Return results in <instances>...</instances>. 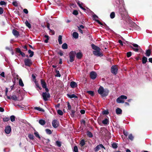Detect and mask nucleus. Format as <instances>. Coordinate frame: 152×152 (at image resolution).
Listing matches in <instances>:
<instances>
[{"label":"nucleus","mask_w":152,"mask_h":152,"mask_svg":"<svg viewBox=\"0 0 152 152\" xmlns=\"http://www.w3.org/2000/svg\"><path fill=\"white\" fill-rule=\"evenodd\" d=\"M83 3H81V4H80V5H79V7L81 9H82V10H86V9L84 7H83L82 6V5H83Z\"/></svg>","instance_id":"nucleus-61"},{"label":"nucleus","mask_w":152,"mask_h":152,"mask_svg":"<svg viewBox=\"0 0 152 152\" xmlns=\"http://www.w3.org/2000/svg\"><path fill=\"white\" fill-rule=\"evenodd\" d=\"M108 120L107 118H105L102 121V123L104 125H106L108 124Z\"/></svg>","instance_id":"nucleus-34"},{"label":"nucleus","mask_w":152,"mask_h":152,"mask_svg":"<svg viewBox=\"0 0 152 152\" xmlns=\"http://www.w3.org/2000/svg\"><path fill=\"white\" fill-rule=\"evenodd\" d=\"M19 85L21 87L24 86V84L21 79H20L19 80Z\"/></svg>","instance_id":"nucleus-40"},{"label":"nucleus","mask_w":152,"mask_h":152,"mask_svg":"<svg viewBox=\"0 0 152 152\" xmlns=\"http://www.w3.org/2000/svg\"><path fill=\"white\" fill-rule=\"evenodd\" d=\"M0 4L2 5H6V3L4 1H0Z\"/></svg>","instance_id":"nucleus-57"},{"label":"nucleus","mask_w":152,"mask_h":152,"mask_svg":"<svg viewBox=\"0 0 152 152\" xmlns=\"http://www.w3.org/2000/svg\"><path fill=\"white\" fill-rule=\"evenodd\" d=\"M41 84L43 88L47 86V84L46 82L43 79L40 80Z\"/></svg>","instance_id":"nucleus-17"},{"label":"nucleus","mask_w":152,"mask_h":152,"mask_svg":"<svg viewBox=\"0 0 152 152\" xmlns=\"http://www.w3.org/2000/svg\"><path fill=\"white\" fill-rule=\"evenodd\" d=\"M56 75H55L56 77H60L61 76V74L59 73V72L58 70H56Z\"/></svg>","instance_id":"nucleus-47"},{"label":"nucleus","mask_w":152,"mask_h":152,"mask_svg":"<svg viewBox=\"0 0 152 152\" xmlns=\"http://www.w3.org/2000/svg\"><path fill=\"white\" fill-rule=\"evenodd\" d=\"M52 124L54 128H57L59 126V121L56 119L52 121Z\"/></svg>","instance_id":"nucleus-7"},{"label":"nucleus","mask_w":152,"mask_h":152,"mask_svg":"<svg viewBox=\"0 0 152 152\" xmlns=\"http://www.w3.org/2000/svg\"><path fill=\"white\" fill-rule=\"evenodd\" d=\"M12 4L15 7L18 6V4L17 3L16 1H14L12 2Z\"/></svg>","instance_id":"nucleus-62"},{"label":"nucleus","mask_w":152,"mask_h":152,"mask_svg":"<svg viewBox=\"0 0 152 152\" xmlns=\"http://www.w3.org/2000/svg\"><path fill=\"white\" fill-rule=\"evenodd\" d=\"M83 55L81 52H78L76 54V57L78 59H80L82 57Z\"/></svg>","instance_id":"nucleus-23"},{"label":"nucleus","mask_w":152,"mask_h":152,"mask_svg":"<svg viewBox=\"0 0 152 152\" xmlns=\"http://www.w3.org/2000/svg\"><path fill=\"white\" fill-rule=\"evenodd\" d=\"M15 51L16 53H19L21 55L22 57H25L26 56L25 54L24 53L22 52L20 48H17L15 49Z\"/></svg>","instance_id":"nucleus-13"},{"label":"nucleus","mask_w":152,"mask_h":152,"mask_svg":"<svg viewBox=\"0 0 152 152\" xmlns=\"http://www.w3.org/2000/svg\"><path fill=\"white\" fill-rule=\"evenodd\" d=\"M116 113L118 115L122 113V110L120 108L118 107L116 110Z\"/></svg>","instance_id":"nucleus-22"},{"label":"nucleus","mask_w":152,"mask_h":152,"mask_svg":"<svg viewBox=\"0 0 152 152\" xmlns=\"http://www.w3.org/2000/svg\"><path fill=\"white\" fill-rule=\"evenodd\" d=\"M110 17L111 18L113 19L115 17V13L114 12H112L110 14Z\"/></svg>","instance_id":"nucleus-48"},{"label":"nucleus","mask_w":152,"mask_h":152,"mask_svg":"<svg viewBox=\"0 0 152 152\" xmlns=\"http://www.w3.org/2000/svg\"><path fill=\"white\" fill-rule=\"evenodd\" d=\"M76 54L75 51H72L69 53V57L70 58L69 61L71 62H73L74 61V59Z\"/></svg>","instance_id":"nucleus-2"},{"label":"nucleus","mask_w":152,"mask_h":152,"mask_svg":"<svg viewBox=\"0 0 152 152\" xmlns=\"http://www.w3.org/2000/svg\"><path fill=\"white\" fill-rule=\"evenodd\" d=\"M91 46L92 48L95 50H100V48L98 47L97 46H96L94 45V44H92L91 45Z\"/></svg>","instance_id":"nucleus-21"},{"label":"nucleus","mask_w":152,"mask_h":152,"mask_svg":"<svg viewBox=\"0 0 152 152\" xmlns=\"http://www.w3.org/2000/svg\"><path fill=\"white\" fill-rule=\"evenodd\" d=\"M34 109L35 110H37L38 111H39L43 112L45 111V110L43 109L40 108L39 107H34Z\"/></svg>","instance_id":"nucleus-25"},{"label":"nucleus","mask_w":152,"mask_h":152,"mask_svg":"<svg viewBox=\"0 0 152 152\" xmlns=\"http://www.w3.org/2000/svg\"><path fill=\"white\" fill-rule=\"evenodd\" d=\"M100 50H97L95 51H94L93 52V54L97 56H103L102 54L100 52Z\"/></svg>","instance_id":"nucleus-10"},{"label":"nucleus","mask_w":152,"mask_h":152,"mask_svg":"<svg viewBox=\"0 0 152 152\" xmlns=\"http://www.w3.org/2000/svg\"><path fill=\"white\" fill-rule=\"evenodd\" d=\"M132 54L131 52H129L126 53V56L127 57L129 58L132 56Z\"/></svg>","instance_id":"nucleus-54"},{"label":"nucleus","mask_w":152,"mask_h":152,"mask_svg":"<svg viewBox=\"0 0 152 152\" xmlns=\"http://www.w3.org/2000/svg\"><path fill=\"white\" fill-rule=\"evenodd\" d=\"M50 32L51 34L52 35H53L55 34V31L54 30H51V29H50Z\"/></svg>","instance_id":"nucleus-59"},{"label":"nucleus","mask_w":152,"mask_h":152,"mask_svg":"<svg viewBox=\"0 0 152 152\" xmlns=\"http://www.w3.org/2000/svg\"><path fill=\"white\" fill-rule=\"evenodd\" d=\"M56 145H57L58 146V147H61V143L60 141H56Z\"/></svg>","instance_id":"nucleus-52"},{"label":"nucleus","mask_w":152,"mask_h":152,"mask_svg":"<svg viewBox=\"0 0 152 152\" xmlns=\"http://www.w3.org/2000/svg\"><path fill=\"white\" fill-rule=\"evenodd\" d=\"M44 37L46 38V39L45 40L44 42L45 43H47L48 42V41L49 39V37L48 36L45 35L44 36Z\"/></svg>","instance_id":"nucleus-42"},{"label":"nucleus","mask_w":152,"mask_h":152,"mask_svg":"<svg viewBox=\"0 0 152 152\" xmlns=\"http://www.w3.org/2000/svg\"><path fill=\"white\" fill-rule=\"evenodd\" d=\"M10 119L9 117H4L3 118V121L4 122H7L9 121Z\"/></svg>","instance_id":"nucleus-39"},{"label":"nucleus","mask_w":152,"mask_h":152,"mask_svg":"<svg viewBox=\"0 0 152 152\" xmlns=\"http://www.w3.org/2000/svg\"><path fill=\"white\" fill-rule=\"evenodd\" d=\"M73 151L75 152H78V148L77 146H75L74 147Z\"/></svg>","instance_id":"nucleus-53"},{"label":"nucleus","mask_w":152,"mask_h":152,"mask_svg":"<svg viewBox=\"0 0 152 152\" xmlns=\"http://www.w3.org/2000/svg\"><path fill=\"white\" fill-rule=\"evenodd\" d=\"M67 105H68V109L69 110H71V106L70 105L69 103V102H67Z\"/></svg>","instance_id":"nucleus-60"},{"label":"nucleus","mask_w":152,"mask_h":152,"mask_svg":"<svg viewBox=\"0 0 152 152\" xmlns=\"http://www.w3.org/2000/svg\"><path fill=\"white\" fill-rule=\"evenodd\" d=\"M118 144L116 142H114L112 144V146L113 148L116 149L118 148Z\"/></svg>","instance_id":"nucleus-31"},{"label":"nucleus","mask_w":152,"mask_h":152,"mask_svg":"<svg viewBox=\"0 0 152 152\" xmlns=\"http://www.w3.org/2000/svg\"><path fill=\"white\" fill-rule=\"evenodd\" d=\"M72 14L75 15H76L78 14V13L77 11V10H74L73 11Z\"/></svg>","instance_id":"nucleus-56"},{"label":"nucleus","mask_w":152,"mask_h":152,"mask_svg":"<svg viewBox=\"0 0 152 152\" xmlns=\"http://www.w3.org/2000/svg\"><path fill=\"white\" fill-rule=\"evenodd\" d=\"M42 96L43 100L45 101H48V98H50V94L49 93L46 92L42 93Z\"/></svg>","instance_id":"nucleus-3"},{"label":"nucleus","mask_w":152,"mask_h":152,"mask_svg":"<svg viewBox=\"0 0 152 152\" xmlns=\"http://www.w3.org/2000/svg\"><path fill=\"white\" fill-rule=\"evenodd\" d=\"M34 82L36 84V87L38 88L40 90H41L42 89V88L39 86V84L36 81H34Z\"/></svg>","instance_id":"nucleus-44"},{"label":"nucleus","mask_w":152,"mask_h":152,"mask_svg":"<svg viewBox=\"0 0 152 152\" xmlns=\"http://www.w3.org/2000/svg\"><path fill=\"white\" fill-rule=\"evenodd\" d=\"M128 138L131 140H132L134 139V137L132 134H130L128 137Z\"/></svg>","instance_id":"nucleus-50"},{"label":"nucleus","mask_w":152,"mask_h":152,"mask_svg":"<svg viewBox=\"0 0 152 152\" xmlns=\"http://www.w3.org/2000/svg\"><path fill=\"white\" fill-rule=\"evenodd\" d=\"M93 19L95 20L96 22L98 23L99 24L103 25L102 23L99 20H98L96 19L98 18V17L95 14H94L93 15Z\"/></svg>","instance_id":"nucleus-12"},{"label":"nucleus","mask_w":152,"mask_h":152,"mask_svg":"<svg viewBox=\"0 0 152 152\" xmlns=\"http://www.w3.org/2000/svg\"><path fill=\"white\" fill-rule=\"evenodd\" d=\"M39 123L42 125H44L45 124V121L43 119H40L39 121Z\"/></svg>","instance_id":"nucleus-28"},{"label":"nucleus","mask_w":152,"mask_h":152,"mask_svg":"<svg viewBox=\"0 0 152 152\" xmlns=\"http://www.w3.org/2000/svg\"><path fill=\"white\" fill-rule=\"evenodd\" d=\"M120 96L118 97L116 99V102L118 103H123L124 102V100L121 99Z\"/></svg>","instance_id":"nucleus-20"},{"label":"nucleus","mask_w":152,"mask_h":152,"mask_svg":"<svg viewBox=\"0 0 152 152\" xmlns=\"http://www.w3.org/2000/svg\"><path fill=\"white\" fill-rule=\"evenodd\" d=\"M147 58L145 56H143L142 58V63L143 64H145L147 62Z\"/></svg>","instance_id":"nucleus-18"},{"label":"nucleus","mask_w":152,"mask_h":152,"mask_svg":"<svg viewBox=\"0 0 152 152\" xmlns=\"http://www.w3.org/2000/svg\"><path fill=\"white\" fill-rule=\"evenodd\" d=\"M8 91V89L7 88H6L5 92V95L7 96V97L8 99H11L10 96H9L7 95V92Z\"/></svg>","instance_id":"nucleus-33"},{"label":"nucleus","mask_w":152,"mask_h":152,"mask_svg":"<svg viewBox=\"0 0 152 152\" xmlns=\"http://www.w3.org/2000/svg\"><path fill=\"white\" fill-rule=\"evenodd\" d=\"M24 63L25 66L30 67L32 64L31 59L29 58H25L24 60Z\"/></svg>","instance_id":"nucleus-4"},{"label":"nucleus","mask_w":152,"mask_h":152,"mask_svg":"<svg viewBox=\"0 0 152 152\" xmlns=\"http://www.w3.org/2000/svg\"><path fill=\"white\" fill-rule=\"evenodd\" d=\"M101 148H103L104 149H105L104 147L102 144H100L97 145L94 149V150L95 152H97Z\"/></svg>","instance_id":"nucleus-8"},{"label":"nucleus","mask_w":152,"mask_h":152,"mask_svg":"<svg viewBox=\"0 0 152 152\" xmlns=\"http://www.w3.org/2000/svg\"><path fill=\"white\" fill-rule=\"evenodd\" d=\"M45 132L47 134H50L52 133L51 130L49 129H45Z\"/></svg>","instance_id":"nucleus-45"},{"label":"nucleus","mask_w":152,"mask_h":152,"mask_svg":"<svg viewBox=\"0 0 152 152\" xmlns=\"http://www.w3.org/2000/svg\"><path fill=\"white\" fill-rule=\"evenodd\" d=\"M62 48L64 49H67L68 48V45L66 43H64L62 46Z\"/></svg>","instance_id":"nucleus-36"},{"label":"nucleus","mask_w":152,"mask_h":152,"mask_svg":"<svg viewBox=\"0 0 152 152\" xmlns=\"http://www.w3.org/2000/svg\"><path fill=\"white\" fill-rule=\"evenodd\" d=\"M28 53L30 54L29 55V57H31L34 56V52L33 51H31V50H28Z\"/></svg>","instance_id":"nucleus-29"},{"label":"nucleus","mask_w":152,"mask_h":152,"mask_svg":"<svg viewBox=\"0 0 152 152\" xmlns=\"http://www.w3.org/2000/svg\"><path fill=\"white\" fill-rule=\"evenodd\" d=\"M25 23L26 26L28 27L29 28H31V24L28 22L27 20H26V21Z\"/></svg>","instance_id":"nucleus-38"},{"label":"nucleus","mask_w":152,"mask_h":152,"mask_svg":"<svg viewBox=\"0 0 152 152\" xmlns=\"http://www.w3.org/2000/svg\"><path fill=\"white\" fill-rule=\"evenodd\" d=\"M87 93L91 96H94V93L93 91H87Z\"/></svg>","instance_id":"nucleus-43"},{"label":"nucleus","mask_w":152,"mask_h":152,"mask_svg":"<svg viewBox=\"0 0 152 152\" xmlns=\"http://www.w3.org/2000/svg\"><path fill=\"white\" fill-rule=\"evenodd\" d=\"M118 69L116 65L113 66L111 68V71L112 73L116 75L118 73Z\"/></svg>","instance_id":"nucleus-6"},{"label":"nucleus","mask_w":152,"mask_h":152,"mask_svg":"<svg viewBox=\"0 0 152 152\" xmlns=\"http://www.w3.org/2000/svg\"><path fill=\"white\" fill-rule=\"evenodd\" d=\"M13 34L16 37H18L20 35L19 32L15 29H13L12 31Z\"/></svg>","instance_id":"nucleus-15"},{"label":"nucleus","mask_w":152,"mask_h":152,"mask_svg":"<svg viewBox=\"0 0 152 152\" xmlns=\"http://www.w3.org/2000/svg\"><path fill=\"white\" fill-rule=\"evenodd\" d=\"M34 130L35 131V132H34V134L35 135V136L37 137L38 138L40 139V137L39 136L38 133L37 132L35 129H34Z\"/></svg>","instance_id":"nucleus-35"},{"label":"nucleus","mask_w":152,"mask_h":152,"mask_svg":"<svg viewBox=\"0 0 152 152\" xmlns=\"http://www.w3.org/2000/svg\"><path fill=\"white\" fill-rule=\"evenodd\" d=\"M132 26L134 28H136V26H137V25L134 22H132Z\"/></svg>","instance_id":"nucleus-64"},{"label":"nucleus","mask_w":152,"mask_h":152,"mask_svg":"<svg viewBox=\"0 0 152 152\" xmlns=\"http://www.w3.org/2000/svg\"><path fill=\"white\" fill-rule=\"evenodd\" d=\"M15 117L14 115H11L10 116V119L12 122H13L15 121Z\"/></svg>","instance_id":"nucleus-51"},{"label":"nucleus","mask_w":152,"mask_h":152,"mask_svg":"<svg viewBox=\"0 0 152 152\" xmlns=\"http://www.w3.org/2000/svg\"><path fill=\"white\" fill-rule=\"evenodd\" d=\"M11 99L15 101H18V97L15 95H13L11 96Z\"/></svg>","instance_id":"nucleus-26"},{"label":"nucleus","mask_w":152,"mask_h":152,"mask_svg":"<svg viewBox=\"0 0 152 152\" xmlns=\"http://www.w3.org/2000/svg\"><path fill=\"white\" fill-rule=\"evenodd\" d=\"M3 12L4 10L1 7H0V14H2L3 13Z\"/></svg>","instance_id":"nucleus-63"},{"label":"nucleus","mask_w":152,"mask_h":152,"mask_svg":"<svg viewBox=\"0 0 152 152\" xmlns=\"http://www.w3.org/2000/svg\"><path fill=\"white\" fill-rule=\"evenodd\" d=\"M132 45H133L134 47H133L131 45L130 46V47L132 48L135 52L138 51L141 48L137 44H132Z\"/></svg>","instance_id":"nucleus-5"},{"label":"nucleus","mask_w":152,"mask_h":152,"mask_svg":"<svg viewBox=\"0 0 152 152\" xmlns=\"http://www.w3.org/2000/svg\"><path fill=\"white\" fill-rule=\"evenodd\" d=\"M119 12L122 17H124L126 13V12L124 8H120L119 9Z\"/></svg>","instance_id":"nucleus-9"},{"label":"nucleus","mask_w":152,"mask_h":152,"mask_svg":"<svg viewBox=\"0 0 152 152\" xmlns=\"http://www.w3.org/2000/svg\"><path fill=\"white\" fill-rule=\"evenodd\" d=\"M67 96L69 97L71 99L72 98H78V96L76 95H75V94H72V95L69 94H67Z\"/></svg>","instance_id":"nucleus-19"},{"label":"nucleus","mask_w":152,"mask_h":152,"mask_svg":"<svg viewBox=\"0 0 152 152\" xmlns=\"http://www.w3.org/2000/svg\"><path fill=\"white\" fill-rule=\"evenodd\" d=\"M71 113L70 114L71 116L73 118L75 116V111L74 110H71Z\"/></svg>","instance_id":"nucleus-41"},{"label":"nucleus","mask_w":152,"mask_h":152,"mask_svg":"<svg viewBox=\"0 0 152 152\" xmlns=\"http://www.w3.org/2000/svg\"><path fill=\"white\" fill-rule=\"evenodd\" d=\"M62 36L59 35L58 37V40L59 44H62Z\"/></svg>","instance_id":"nucleus-32"},{"label":"nucleus","mask_w":152,"mask_h":152,"mask_svg":"<svg viewBox=\"0 0 152 152\" xmlns=\"http://www.w3.org/2000/svg\"><path fill=\"white\" fill-rule=\"evenodd\" d=\"M73 36L75 38H78V34L77 32H74L73 34Z\"/></svg>","instance_id":"nucleus-30"},{"label":"nucleus","mask_w":152,"mask_h":152,"mask_svg":"<svg viewBox=\"0 0 152 152\" xmlns=\"http://www.w3.org/2000/svg\"><path fill=\"white\" fill-rule=\"evenodd\" d=\"M120 98H121V99H122L123 100H124V99H127V97L126 96L122 95H121L120 96Z\"/></svg>","instance_id":"nucleus-55"},{"label":"nucleus","mask_w":152,"mask_h":152,"mask_svg":"<svg viewBox=\"0 0 152 152\" xmlns=\"http://www.w3.org/2000/svg\"><path fill=\"white\" fill-rule=\"evenodd\" d=\"M57 113L60 115H62L63 114V113L62 110H57Z\"/></svg>","instance_id":"nucleus-49"},{"label":"nucleus","mask_w":152,"mask_h":152,"mask_svg":"<svg viewBox=\"0 0 152 152\" xmlns=\"http://www.w3.org/2000/svg\"><path fill=\"white\" fill-rule=\"evenodd\" d=\"M86 134L87 136L90 138L92 137H93V135L92 133L88 131H87Z\"/></svg>","instance_id":"nucleus-27"},{"label":"nucleus","mask_w":152,"mask_h":152,"mask_svg":"<svg viewBox=\"0 0 152 152\" xmlns=\"http://www.w3.org/2000/svg\"><path fill=\"white\" fill-rule=\"evenodd\" d=\"M80 145L81 147H83L85 145V142L84 139H82L81 140Z\"/></svg>","instance_id":"nucleus-37"},{"label":"nucleus","mask_w":152,"mask_h":152,"mask_svg":"<svg viewBox=\"0 0 152 152\" xmlns=\"http://www.w3.org/2000/svg\"><path fill=\"white\" fill-rule=\"evenodd\" d=\"M109 113V112L107 110H104L103 111L102 113L103 114L108 115Z\"/></svg>","instance_id":"nucleus-58"},{"label":"nucleus","mask_w":152,"mask_h":152,"mask_svg":"<svg viewBox=\"0 0 152 152\" xmlns=\"http://www.w3.org/2000/svg\"><path fill=\"white\" fill-rule=\"evenodd\" d=\"M97 77V74L96 72L94 71H92L90 73V77L91 79H95Z\"/></svg>","instance_id":"nucleus-11"},{"label":"nucleus","mask_w":152,"mask_h":152,"mask_svg":"<svg viewBox=\"0 0 152 152\" xmlns=\"http://www.w3.org/2000/svg\"><path fill=\"white\" fill-rule=\"evenodd\" d=\"M98 93L102 97H105L108 95L109 91L108 90H104V88L100 86L98 90Z\"/></svg>","instance_id":"nucleus-1"},{"label":"nucleus","mask_w":152,"mask_h":152,"mask_svg":"<svg viewBox=\"0 0 152 152\" xmlns=\"http://www.w3.org/2000/svg\"><path fill=\"white\" fill-rule=\"evenodd\" d=\"M151 50L150 49H148L146 50L145 55L147 56H149L151 55Z\"/></svg>","instance_id":"nucleus-24"},{"label":"nucleus","mask_w":152,"mask_h":152,"mask_svg":"<svg viewBox=\"0 0 152 152\" xmlns=\"http://www.w3.org/2000/svg\"><path fill=\"white\" fill-rule=\"evenodd\" d=\"M11 129L10 126H8L5 127V132L6 134H10L11 131Z\"/></svg>","instance_id":"nucleus-14"},{"label":"nucleus","mask_w":152,"mask_h":152,"mask_svg":"<svg viewBox=\"0 0 152 152\" xmlns=\"http://www.w3.org/2000/svg\"><path fill=\"white\" fill-rule=\"evenodd\" d=\"M28 137L31 140H34V136L33 134H29L28 135Z\"/></svg>","instance_id":"nucleus-46"},{"label":"nucleus","mask_w":152,"mask_h":152,"mask_svg":"<svg viewBox=\"0 0 152 152\" xmlns=\"http://www.w3.org/2000/svg\"><path fill=\"white\" fill-rule=\"evenodd\" d=\"M70 86L71 88H75L77 86V85L75 82L72 81L70 82Z\"/></svg>","instance_id":"nucleus-16"}]
</instances>
